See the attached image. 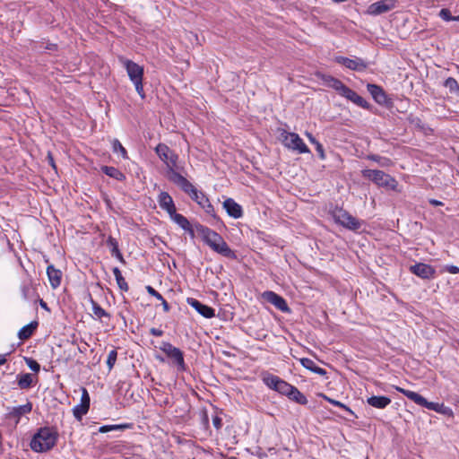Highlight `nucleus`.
I'll list each match as a JSON object with an SVG mask.
<instances>
[{
    "label": "nucleus",
    "mask_w": 459,
    "mask_h": 459,
    "mask_svg": "<svg viewBox=\"0 0 459 459\" xmlns=\"http://www.w3.org/2000/svg\"><path fill=\"white\" fill-rule=\"evenodd\" d=\"M195 227L196 233L201 237L202 240L214 252L230 259L237 258L235 252L219 233L200 223L195 224Z\"/></svg>",
    "instance_id": "f257e3e1"
},
{
    "label": "nucleus",
    "mask_w": 459,
    "mask_h": 459,
    "mask_svg": "<svg viewBox=\"0 0 459 459\" xmlns=\"http://www.w3.org/2000/svg\"><path fill=\"white\" fill-rule=\"evenodd\" d=\"M58 433L48 427L39 428L33 435L30 446L32 451L45 453L51 450L56 444Z\"/></svg>",
    "instance_id": "f03ea898"
},
{
    "label": "nucleus",
    "mask_w": 459,
    "mask_h": 459,
    "mask_svg": "<svg viewBox=\"0 0 459 459\" xmlns=\"http://www.w3.org/2000/svg\"><path fill=\"white\" fill-rule=\"evenodd\" d=\"M361 174L363 178L372 181L380 187H385L390 190H396L398 186V182L394 178L382 170L363 169Z\"/></svg>",
    "instance_id": "7ed1b4c3"
},
{
    "label": "nucleus",
    "mask_w": 459,
    "mask_h": 459,
    "mask_svg": "<svg viewBox=\"0 0 459 459\" xmlns=\"http://www.w3.org/2000/svg\"><path fill=\"white\" fill-rule=\"evenodd\" d=\"M396 390L399 393L403 394L404 396H406L408 399L413 401L418 405H420L431 411H435L437 412H446V411L447 408L445 407L443 403L429 402L418 393L402 387H396Z\"/></svg>",
    "instance_id": "20e7f679"
},
{
    "label": "nucleus",
    "mask_w": 459,
    "mask_h": 459,
    "mask_svg": "<svg viewBox=\"0 0 459 459\" xmlns=\"http://www.w3.org/2000/svg\"><path fill=\"white\" fill-rule=\"evenodd\" d=\"M332 215L336 223L350 230L357 231L362 226L361 221L358 220L342 208L336 207L332 212Z\"/></svg>",
    "instance_id": "39448f33"
},
{
    "label": "nucleus",
    "mask_w": 459,
    "mask_h": 459,
    "mask_svg": "<svg viewBox=\"0 0 459 459\" xmlns=\"http://www.w3.org/2000/svg\"><path fill=\"white\" fill-rule=\"evenodd\" d=\"M155 152L159 158L166 164L167 176L170 174V172L176 170L178 155L167 144L159 143L155 148Z\"/></svg>",
    "instance_id": "423d86ee"
},
{
    "label": "nucleus",
    "mask_w": 459,
    "mask_h": 459,
    "mask_svg": "<svg viewBox=\"0 0 459 459\" xmlns=\"http://www.w3.org/2000/svg\"><path fill=\"white\" fill-rule=\"evenodd\" d=\"M280 136L286 148L298 151L299 153L310 152L308 147L304 143L303 140L298 134L289 133L286 130H282Z\"/></svg>",
    "instance_id": "0eeeda50"
},
{
    "label": "nucleus",
    "mask_w": 459,
    "mask_h": 459,
    "mask_svg": "<svg viewBox=\"0 0 459 459\" xmlns=\"http://www.w3.org/2000/svg\"><path fill=\"white\" fill-rule=\"evenodd\" d=\"M160 350L162 351L169 359L172 360V363L177 366L179 371H185L186 368L184 353L182 351L173 346L169 342H162Z\"/></svg>",
    "instance_id": "6e6552de"
},
{
    "label": "nucleus",
    "mask_w": 459,
    "mask_h": 459,
    "mask_svg": "<svg viewBox=\"0 0 459 459\" xmlns=\"http://www.w3.org/2000/svg\"><path fill=\"white\" fill-rule=\"evenodd\" d=\"M334 61L337 64L342 65L346 68L356 72H363L368 67V63L360 57L351 59L342 56H338L334 57Z\"/></svg>",
    "instance_id": "1a4fd4ad"
},
{
    "label": "nucleus",
    "mask_w": 459,
    "mask_h": 459,
    "mask_svg": "<svg viewBox=\"0 0 459 459\" xmlns=\"http://www.w3.org/2000/svg\"><path fill=\"white\" fill-rule=\"evenodd\" d=\"M124 67L126 68L127 74L132 82L143 80V67L134 63L132 60L120 58Z\"/></svg>",
    "instance_id": "9d476101"
},
{
    "label": "nucleus",
    "mask_w": 459,
    "mask_h": 459,
    "mask_svg": "<svg viewBox=\"0 0 459 459\" xmlns=\"http://www.w3.org/2000/svg\"><path fill=\"white\" fill-rule=\"evenodd\" d=\"M396 0H381L371 4L368 8L370 15H380L393 10L396 5Z\"/></svg>",
    "instance_id": "9b49d317"
},
{
    "label": "nucleus",
    "mask_w": 459,
    "mask_h": 459,
    "mask_svg": "<svg viewBox=\"0 0 459 459\" xmlns=\"http://www.w3.org/2000/svg\"><path fill=\"white\" fill-rule=\"evenodd\" d=\"M168 179L173 184L177 185L182 191L187 195H191L196 188L193 184L183 177L177 170L170 172L168 176Z\"/></svg>",
    "instance_id": "f8f14e48"
},
{
    "label": "nucleus",
    "mask_w": 459,
    "mask_h": 459,
    "mask_svg": "<svg viewBox=\"0 0 459 459\" xmlns=\"http://www.w3.org/2000/svg\"><path fill=\"white\" fill-rule=\"evenodd\" d=\"M90 403L91 398L87 389L82 387L81 403L73 408V414L76 420H81L82 416L87 414L90 409Z\"/></svg>",
    "instance_id": "ddd939ff"
},
{
    "label": "nucleus",
    "mask_w": 459,
    "mask_h": 459,
    "mask_svg": "<svg viewBox=\"0 0 459 459\" xmlns=\"http://www.w3.org/2000/svg\"><path fill=\"white\" fill-rule=\"evenodd\" d=\"M411 273L418 277L429 280L435 277L436 270L429 264L418 263L410 267Z\"/></svg>",
    "instance_id": "4468645a"
},
{
    "label": "nucleus",
    "mask_w": 459,
    "mask_h": 459,
    "mask_svg": "<svg viewBox=\"0 0 459 459\" xmlns=\"http://www.w3.org/2000/svg\"><path fill=\"white\" fill-rule=\"evenodd\" d=\"M263 298L269 303L273 304L276 308L281 312H289L290 307L286 300L277 293L267 290L263 293Z\"/></svg>",
    "instance_id": "2eb2a0df"
},
{
    "label": "nucleus",
    "mask_w": 459,
    "mask_h": 459,
    "mask_svg": "<svg viewBox=\"0 0 459 459\" xmlns=\"http://www.w3.org/2000/svg\"><path fill=\"white\" fill-rule=\"evenodd\" d=\"M187 304L191 306L193 308H195L201 316H203L205 318H212L215 316V310L200 302L199 300L194 299V298H188L186 300Z\"/></svg>",
    "instance_id": "dca6fc26"
},
{
    "label": "nucleus",
    "mask_w": 459,
    "mask_h": 459,
    "mask_svg": "<svg viewBox=\"0 0 459 459\" xmlns=\"http://www.w3.org/2000/svg\"><path fill=\"white\" fill-rule=\"evenodd\" d=\"M367 89L377 103L380 105H385L387 103V96L382 87L368 83Z\"/></svg>",
    "instance_id": "f3484780"
},
{
    "label": "nucleus",
    "mask_w": 459,
    "mask_h": 459,
    "mask_svg": "<svg viewBox=\"0 0 459 459\" xmlns=\"http://www.w3.org/2000/svg\"><path fill=\"white\" fill-rule=\"evenodd\" d=\"M159 205L170 216L177 209L172 197L167 192H160L158 197Z\"/></svg>",
    "instance_id": "a211bd4d"
},
{
    "label": "nucleus",
    "mask_w": 459,
    "mask_h": 459,
    "mask_svg": "<svg viewBox=\"0 0 459 459\" xmlns=\"http://www.w3.org/2000/svg\"><path fill=\"white\" fill-rule=\"evenodd\" d=\"M223 208L226 210L228 215L234 219L241 218L243 215L242 207L232 198H228L223 202Z\"/></svg>",
    "instance_id": "6ab92c4d"
},
{
    "label": "nucleus",
    "mask_w": 459,
    "mask_h": 459,
    "mask_svg": "<svg viewBox=\"0 0 459 459\" xmlns=\"http://www.w3.org/2000/svg\"><path fill=\"white\" fill-rule=\"evenodd\" d=\"M342 96L363 108L368 109L370 107L369 103L364 98L359 96L356 91L349 87L346 88Z\"/></svg>",
    "instance_id": "aec40b11"
},
{
    "label": "nucleus",
    "mask_w": 459,
    "mask_h": 459,
    "mask_svg": "<svg viewBox=\"0 0 459 459\" xmlns=\"http://www.w3.org/2000/svg\"><path fill=\"white\" fill-rule=\"evenodd\" d=\"M47 274L48 277L49 283L53 289H56L61 284L62 272L53 264H50L47 268Z\"/></svg>",
    "instance_id": "412c9836"
},
{
    "label": "nucleus",
    "mask_w": 459,
    "mask_h": 459,
    "mask_svg": "<svg viewBox=\"0 0 459 459\" xmlns=\"http://www.w3.org/2000/svg\"><path fill=\"white\" fill-rule=\"evenodd\" d=\"M323 80L328 87L335 90L340 95H342L348 87L341 80L331 75H324Z\"/></svg>",
    "instance_id": "4be33fe9"
},
{
    "label": "nucleus",
    "mask_w": 459,
    "mask_h": 459,
    "mask_svg": "<svg viewBox=\"0 0 459 459\" xmlns=\"http://www.w3.org/2000/svg\"><path fill=\"white\" fill-rule=\"evenodd\" d=\"M367 403L374 408L385 409L391 403V399L384 395H373L367 399Z\"/></svg>",
    "instance_id": "5701e85b"
},
{
    "label": "nucleus",
    "mask_w": 459,
    "mask_h": 459,
    "mask_svg": "<svg viewBox=\"0 0 459 459\" xmlns=\"http://www.w3.org/2000/svg\"><path fill=\"white\" fill-rule=\"evenodd\" d=\"M262 380L270 389L277 392L281 378L269 372H264L262 374Z\"/></svg>",
    "instance_id": "b1692460"
},
{
    "label": "nucleus",
    "mask_w": 459,
    "mask_h": 459,
    "mask_svg": "<svg viewBox=\"0 0 459 459\" xmlns=\"http://www.w3.org/2000/svg\"><path fill=\"white\" fill-rule=\"evenodd\" d=\"M39 324L37 321H32L30 324L22 327L18 332V337L22 341L28 340L32 336Z\"/></svg>",
    "instance_id": "393cba45"
},
{
    "label": "nucleus",
    "mask_w": 459,
    "mask_h": 459,
    "mask_svg": "<svg viewBox=\"0 0 459 459\" xmlns=\"http://www.w3.org/2000/svg\"><path fill=\"white\" fill-rule=\"evenodd\" d=\"M32 411V403L30 402H27V403L20 406L13 407L10 411V416L13 418H16L17 421H19L20 418L22 415L28 414Z\"/></svg>",
    "instance_id": "a878e982"
},
{
    "label": "nucleus",
    "mask_w": 459,
    "mask_h": 459,
    "mask_svg": "<svg viewBox=\"0 0 459 459\" xmlns=\"http://www.w3.org/2000/svg\"><path fill=\"white\" fill-rule=\"evenodd\" d=\"M107 246L110 247V253L113 256L118 259L121 263L125 264L126 261L118 247V242L112 236L107 239Z\"/></svg>",
    "instance_id": "bb28decb"
},
{
    "label": "nucleus",
    "mask_w": 459,
    "mask_h": 459,
    "mask_svg": "<svg viewBox=\"0 0 459 459\" xmlns=\"http://www.w3.org/2000/svg\"><path fill=\"white\" fill-rule=\"evenodd\" d=\"M301 365L306 368L307 369L317 374V375H320V376H325L326 375V370L316 366V364L310 359L308 358H302L299 359Z\"/></svg>",
    "instance_id": "cd10ccee"
},
{
    "label": "nucleus",
    "mask_w": 459,
    "mask_h": 459,
    "mask_svg": "<svg viewBox=\"0 0 459 459\" xmlns=\"http://www.w3.org/2000/svg\"><path fill=\"white\" fill-rule=\"evenodd\" d=\"M101 171L112 178L117 179V181H124L126 179V176L123 172H121L118 169L111 166H103L101 167Z\"/></svg>",
    "instance_id": "c85d7f7f"
},
{
    "label": "nucleus",
    "mask_w": 459,
    "mask_h": 459,
    "mask_svg": "<svg viewBox=\"0 0 459 459\" xmlns=\"http://www.w3.org/2000/svg\"><path fill=\"white\" fill-rule=\"evenodd\" d=\"M17 384L21 389H29L33 385V377L30 373H22L17 376Z\"/></svg>",
    "instance_id": "c756f323"
},
{
    "label": "nucleus",
    "mask_w": 459,
    "mask_h": 459,
    "mask_svg": "<svg viewBox=\"0 0 459 459\" xmlns=\"http://www.w3.org/2000/svg\"><path fill=\"white\" fill-rule=\"evenodd\" d=\"M287 397L301 405H306L308 403L307 397L296 386H293Z\"/></svg>",
    "instance_id": "7c9ffc66"
},
{
    "label": "nucleus",
    "mask_w": 459,
    "mask_h": 459,
    "mask_svg": "<svg viewBox=\"0 0 459 459\" xmlns=\"http://www.w3.org/2000/svg\"><path fill=\"white\" fill-rule=\"evenodd\" d=\"M169 217L181 229L187 230V227L189 226L190 222L186 217L180 213H178L177 211L174 213H172Z\"/></svg>",
    "instance_id": "2f4dec72"
},
{
    "label": "nucleus",
    "mask_w": 459,
    "mask_h": 459,
    "mask_svg": "<svg viewBox=\"0 0 459 459\" xmlns=\"http://www.w3.org/2000/svg\"><path fill=\"white\" fill-rule=\"evenodd\" d=\"M191 199L196 202L201 207H203L206 203H208V197L201 191H198L196 188L191 195H189Z\"/></svg>",
    "instance_id": "473e14b6"
},
{
    "label": "nucleus",
    "mask_w": 459,
    "mask_h": 459,
    "mask_svg": "<svg viewBox=\"0 0 459 459\" xmlns=\"http://www.w3.org/2000/svg\"><path fill=\"white\" fill-rule=\"evenodd\" d=\"M91 303L92 305L93 314L98 318H101V317H107L108 319L110 318V315L105 309H103L95 300H93L92 298H91Z\"/></svg>",
    "instance_id": "72a5a7b5"
},
{
    "label": "nucleus",
    "mask_w": 459,
    "mask_h": 459,
    "mask_svg": "<svg viewBox=\"0 0 459 459\" xmlns=\"http://www.w3.org/2000/svg\"><path fill=\"white\" fill-rule=\"evenodd\" d=\"M112 149L114 152H120L124 159H128L126 150L117 139L112 141Z\"/></svg>",
    "instance_id": "f704fd0d"
},
{
    "label": "nucleus",
    "mask_w": 459,
    "mask_h": 459,
    "mask_svg": "<svg viewBox=\"0 0 459 459\" xmlns=\"http://www.w3.org/2000/svg\"><path fill=\"white\" fill-rule=\"evenodd\" d=\"M294 385L289 384L285 380L281 379L278 387V393L281 394L288 396L290 393L291 392Z\"/></svg>",
    "instance_id": "c9c22d12"
},
{
    "label": "nucleus",
    "mask_w": 459,
    "mask_h": 459,
    "mask_svg": "<svg viewBox=\"0 0 459 459\" xmlns=\"http://www.w3.org/2000/svg\"><path fill=\"white\" fill-rule=\"evenodd\" d=\"M444 86L448 88L450 92H457L459 91V84L457 81L453 77H448L445 82Z\"/></svg>",
    "instance_id": "e433bc0d"
},
{
    "label": "nucleus",
    "mask_w": 459,
    "mask_h": 459,
    "mask_svg": "<svg viewBox=\"0 0 459 459\" xmlns=\"http://www.w3.org/2000/svg\"><path fill=\"white\" fill-rule=\"evenodd\" d=\"M117 352L116 350H112L109 351L107 359V365L108 369L111 370L117 361Z\"/></svg>",
    "instance_id": "4c0bfd02"
},
{
    "label": "nucleus",
    "mask_w": 459,
    "mask_h": 459,
    "mask_svg": "<svg viewBox=\"0 0 459 459\" xmlns=\"http://www.w3.org/2000/svg\"><path fill=\"white\" fill-rule=\"evenodd\" d=\"M125 428H126V425H104L99 429V431L100 433H107L111 430L124 429Z\"/></svg>",
    "instance_id": "58836bf2"
},
{
    "label": "nucleus",
    "mask_w": 459,
    "mask_h": 459,
    "mask_svg": "<svg viewBox=\"0 0 459 459\" xmlns=\"http://www.w3.org/2000/svg\"><path fill=\"white\" fill-rule=\"evenodd\" d=\"M27 366L35 373H38L40 370V365L31 358H24Z\"/></svg>",
    "instance_id": "ea45409f"
},
{
    "label": "nucleus",
    "mask_w": 459,
    "mask_h": 459,
    "mask_svg": "<svg viewBox=\"0 0 459 459\" xmlns=\"http://www.w3.org/2000/svg\"><path fill=\"white\" fill-rule=\"evenodd\" d=\"M324 398L328 401L330 403L335 405V406H338L340 408H342L343 410H345L346 411H348L351 415H354L353 411L349 408L347 407L345 404H343L342 403L339 402V401H336V400H333V399H331L325 395H324Z\"/></svg>",
    "instance_id": "a19ab883"
},
{
    "label": "nucleus",
    "mask_w": 459,
    "mask_h": 459,
    "mask_svg": "<svg viewBox=\"0 0 459 459\" xmlns=\"http://www.w3.org/2000/svg\"><path fill=\"white\" fill-rule=\"evenodd\" d=\"M439 16L446 22L454 21V17L448 9L443 8L439 12Z\"/></svg>",
    "instance_id": "79ce46f5"
},
{
    "label": "nucleus",
    "mask_w": 459,
    "mask_h": 459,
    "mask_svg": "<svg viewBox=\"0 0 459 459\" xmlns=\"http://www.w3.org/2000/svg\"><path fill=\"white\" fill-rule=\"evenodd\" d=\"M133 83L134 84L135 91L140 95V97L142 99H144L145 98V92H144V90H143V80L137 81V82H133Z\"/></svg>",
    "instance_id": "37998d69"
},
{
    "label": "nucleus",
    "mask_w": 459,
    "mask_h": 459,
    "mask_svg": "<svg viewBox=\"0 0 459 459\" xmlns=\"http://www.w3.org/2000/svg\"><path fill=\"white\" fill-rule=\"evenodd\" d=\"M116 281L121 290L127 291L129 290L128 284L123 276L117 278Z\"/></svg>",
    "instance_id": "c03bdc74"
},
{
    "label": "nucleus",
    "mask_w": 459,
    "mask_h": 459,
    "mask_svg": "<svg viewBox=\"0 0 459 459\" xmlns=\"http://www.w3.org/2000/svg\"><path fill=\"white\" fill-rule=\"evenodd\" d=\"M146 290L151 296L156 298L158 300L162 299V295L152 286H146Z\"/></svg>",
    "instance_id": "a18cd8bd"
},
{
    "label": "nucleus",
    "mask_w": 459,
    "mask_h": 459,
    "mask_svg": "<svg viewBox=\"0 0 459 459\" xmlns=\"http://www.w3.org/2000/svg\"><path fill=\"white\" fill-rule=\"evenodd\" d=\"M206 213L212 215V217H215V211H214V207L213 205L210 203V201L208 200V203H206L203 207H202Z\"/></svg>",
    "instance_id": "49530a36"
},
{
    "label": "nucleus",
    "mask_w": 459,
    "mask_h": 459,
    "mask_svg": "<svg viewBox=\"0 0 459 459\" xmlns=\"http://www.w3.org/2000/svg\"><path fill=\"white\" fill-rule=\"evenodd\" d=\"M315 146H316V152L318 154V157L321 160H325V150H324L323 145L319 142H317V143H316Z\"/></svg>",
    "instance_id": "de8ad7c7"
},
{
    "label": "nucleus",
    "mask_w": 459,
    "mask_h": 459,
    "mask_svg": "<svg viewBox=\"0 0 459 459\" xmlns=\"http://www.w3.org/2000/svg\"><path fill=\"white\" fill-rule=\"evenodd\" d=\"M212 424L216 428V429H221V428L222 427V419L218 414H215L212 417Z\"/></svg>",
    "instance_id": "09e8293b"
},
{
    "label": "nucleus",
    "mask_w": 459,
    "mask_h": 459,
    "mask_svg": "<svg viewBox=\"0 0 459 459\" xmlns=\"http://www.w3.org/2000/svg\"><path fill=\"white\" fill-rule=\"evenodd\" d=\"M446 271L452 274L459 273V267L455 265H447L446 266Z\"/></svg>",
    "instance_id": "8fccbe9b"
},
{
    "label": "nucleus",
    "mask_w": 459,
    "mask_h": 459,
    "mask_svg": "<svg viewBox=\"0 0 459 459\" xmlns=\"http://www.w3.org/2000/svg\"><path fill=\"white\" fill-rule=\"evenodd\" d=\"M48 164L55 169L56 170V163H55V160H54V158H53V155L51 154V152H48Z\"/></svg>",
    "instance_id": "3c124183"
},
{
    "label": "nucleus",
    "mask_w": 459,
    "mask_h": 459,
    "mask_svg": "<svg viewBox=\"0 0 459 459\" xmlns=\"http://www.w3.org/2000/svg\"><path fill=\"white\" fill-rule=\"evenodd\" d=\"M185 230V231H186V232L190 235V237H191L192 238H195V231H196V230H195V226L193 227L191 224H189V226L187 227V230Z\"/></svg>",
    "instance_id": "603ef678"
},
{
    "label": "nucleus",
    "mask_w": 459,
    "mask_h": 459,
    "mask_svg": "<svg viewBox=\"0 0 459 459\" xmlns=\"http://www.w3.org/2000/svg\"><path fill=\"white\" fill-rule=\"evenodd\" d=\"M150 333L153 336H161L163 334V331L160 329L152 327L150 329Z\"/></svg>",
    "instance_id": "864d4df0"
},
{
    "label": "nucleus",
    "mask_w": 459,
    "mask_h": 459,
    "mask_svg": "<svg viewBox=\"0 0 459 459\" xmlns=\"http://www.w3.org/2000/svg\"><path fill=\"white\" fill-rule=\"evenodd\" d=\"M384 157H381L379 155H377V154H370L368 156V159L370 160H373V161H376V162H380L382 160Z\"/></svg>",
    "instance_id": "5fc2aeb1"
},
{
    "label": "nucleus",
    "mask_w": 459,
    "mask_h": 459,
    "mask_svg": "<svg viewBox=\"0 0 459 459\" xmlns=\"http://www.w3.org/2000/svg\"><path fill=\"white\" fill-rule=\"evenodd\" d=\"M161 301V305L163 307L164 312H169L170 310V307L169 303L162 298V299H160Z\"/></svg>",
    "instance_id": "6e6d98bb"
},
{
    "label": "nucleus",
    "mask_w": 459,
    "mask_h": 459,
    "mask_svg": "<svg viewBox=\"0 0 459 459\" xmlns=\"http://www.w3.org/2000/svg\"><path fill=\"white\" fill-rule=\"evenodd\" d=\"M392 163L391 160L388 158H383L379 164L383 167L389 166Z\"/></svg>",
    "instance_id": "4d7b16f0"
},
{
    "label": "nucleus",
    "mask_w": 459,
    "mask_h": 459,
    "mask_svg": "<svg viewBox=\"0 0 459 459\" xmlns=\"http://www.w3.org/2000/svg\"><path fill=\"white\" fill-rule=\"evenodd\" d=\"M113 273H114V276H115L116 279L118 278V277H122L123 276L122 273H121V271L119 270L118 267H114L113 268Z\"/></svg>",
    "instance_id": "13d9d810"
},
{
    "label": "nucleus",
    "mask_w": 459,
    "mask_h": 459,
    "mask_svg": "<svg viewBox=\"0 0 459 459\" xmlns=\"http://www.w3.org/2000/svg\"><path fill=\"white\" fill-rule=\"evenodd\" d=\"M307 137L308 138L309 142L313 144H316L318 141L316 140V138L312 135L310 133H306Z\"/></svg>",
    "instance_id": "bf43d9fd"
},
{
    "label": "nucleus",
    "mask_w": 459,
    "mask_h": 459,
    "mask_svg": "<svg viewBox=\"0 0 459 459\" xmlns=\"http://www.w3.org/2000/svg\"><path fill=\"white\" fill-rule=\"evenodd\" d=\"M429 204H432L433 206H441L443 205V203L438 201V200H436V199H430L429 200Z\"/></svg>",
    "instance_id": "052dcab7"
},
{
    "label": "nucleus",
    "mask_w": 459,
    "mask_h": 459,
    "mask_svg": "<svg viewBox=\"0 0 459 459\" xmlns=\"http://www.w3.org/2000/svg\"><path fill=\"white\" fill-rule=\"evenodd\" d=\"M6 363V359L4 355H0V366Z\"/></svg>",
    "instance_id": "680f3d73"
},
{
    "label": "nucleus",
    "mask_w": 459,
    "mask_h": 459,
    "mask_svg": "<svg viewBox=\"0 0 459 459\" xmlns=\"http://www.w3.org/2000/svg\"><path fill=\"white\" fill-rule=\"evenodd\" d=\"M203 420H204V421H205L206 423L208 422V415H207L206 411H204V417H203Z\"/></svg>",
    "instance_id": "e2e57ef3"
},
{
    "label": "nucleus",
    "mask_w": 459,
    "mask_h": 459,
    "mask_svg": "<svg viewBox=\"0 0 459 459\" xmlns=\"http://www.w3.org/2000/svg\"><path fill=\"white\" fill-rule=\"evenodd\" d=\"M157 359H159L161 362H164V359L162 357L157 356Z\"/></svg>",
    "instance_id": "0e129e2a"
},
{
    "label": "nucleus",
    "mask_w": 459,
    "mask_h": 459,
    "mask_svg": "<svg viewBox=\"0 0 459 459\" xmlns=\"http://www.w3.org/2000/svg\"><path fill=\"white\" fill-rule=\"evenodd\" d=\"M41 307L47 308V304L43 301H41Z\"/></svg>",
    "instance_id": "69168bd1"
},
{
    "label": "nucleus",
    "mask_w": 459,
    "mask_h": 459,
    "mask_svg": "<svg viewBox=\"0 0 459 459\" xmlns=\"http://www.w3.org/2000/svg\"><path fill=\"white\" fill-rule=\"evenodd\" d=\"M454 21H459V15L454 17Z\"/></svg>",
    "instance_id": "338daca9"
}]
</instances>
